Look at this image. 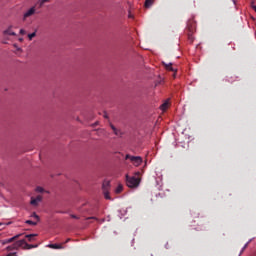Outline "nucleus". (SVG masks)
Returning a JSON list of instances; mask_svg holds the SVG:
<instances>
[{
  "label": "nucleus",
  "instance_id": "obj_23",
  "mask_svg": "<svg viewBox=\"0 0 256 256\" xmlns=\"http://www.w3.org/2000/svg\"><path fill=\"white\" fill-rule=\"evenodd\" d=\"M32 217H34V219H36L37 223H39V215H37L36 213H34L32 215Z\"/></svg>",
  "mask_w": 256,
  "mask_h": 256
},
{
  "label": "nucleus",
  "instance_id": "obj_7",
  "mask_svg": "<svg viewBox=\"0 0 256 256\" xmlns=\"http://www.w3.org/2000/svg\"><path fill=\"white\" fill-rule=\"evenodd\" d=\"M225 81H227V83H235V81H239V77L230 75L226 77Z\"/></svg>",
  "mask_w": 256,
  "mask_h": 256
},
{
  "label": "nucleus",
  "instance_id": "obj_20",
  "mask_svg": "<svg viewBox=\"0 0 256 256\" xmlns=\"http://www.w3.org/2000/svg\"><path fill=\"white\" fill-rule=\"evenodd\" d=\"M36 35H37L36 32H33V33H31V34H28L29 40L31 41V40L33 39V37H35Z\"/></svg>",
  "mask_w": 256,
  "mask_h": 256
},
{
  "label": "nucleus",
  "instance_id": "obj_24",
  "mask_svg": "<svg viewBox=\"0 0 256 256\" xmlns=\"http://www.w3.org/2000/svg\"><path fill=\"white\" fill-rule=\"evenodd\" d=\"M70 217H71L72 219H79V217L76 216V215H74V214H71Z\"/></svg>",
  "mask_w": 256,
  "mask_h": 256
},
{
  "label": "nucleus",
  "instance_id": "obj_10",
  "mask_svg": "<svg viewBox=\"0 0 256 256\" xmlns=\"http://www.w3.org/2000/svg\"><path fill=\"white\" fill-rule=\"evenodd\" d=\"M153 3H155V0H146L144 7H146V9H149V7L153 5Z\"/></svg>",
  "mask_w": 256,
  "mask_h": 256
},
{
  "label": "nucleus",
  "instance_id": "obj_31",
  "mask_svg": "<svg viewBox=\"0 0 256 256\" xmlns=\"http://www.w3.org/2000/svg\"><path fill=\"white\" fill-rule=\"evenodd\" d=\"M254 11L256 12V6L253 7Z\"/></svg>",
  "mask_w": 256,
  "mask_h": 256
},
{
  "label": "nucleus",
  "instance_id": "obj_21",
  "mask_svg": "<svg viewBox=\"0 0 256 256\" xmlns=\"http://www.w3.org/2000/svg\"><path fill=\"white\" fill-rule=\"evenodd\" d=\"M111 128L114 131L115 135H119V132L117 131V128H115V126L111 125Z\"/></svg>",
  "mask_w": 256,
  "mask_h": 256
},
{
  "label": "nucleus",
  "instance_id": "obj_29",
  "mask_svg": "<svg viewBox=\"0 0 256 256\" xmlns=\"http://www.w3.org/2000/svg\"><path fill=\"white\" fill-rule=\"evenodd\" d=\"M144 256H153L152 254H145Z\"/></svg>",
  "mask_w": 256,
  "mask_h": 256
},
{
  "label": "nucleus",
  "instance_id": "obj_6",
  "mask_svg": "<svg viewBox=\"0 0 256 256\" xmlns=\"http://www.w3.org/2000/svg\"><path fill=\"white\" fill-rule=\"evenodd\" d=\"M31 15H35V7L30 8L28 11L25 12L23 19H27V17H31Z\"/></svg>",
  "mask_w": 256,
  "mask_h": 256
},
{
  "label": "nucleus",
  "instance_id": "obj_27",
  "mask_svg": "<svg viewBox=\"0 0 256 256\" xmlns=\"http://www.w3.org/2000/svg\"><path fill=\"white\" fill-rule=\"evenodd\" d=\"M20 35H25V30L21 29L20 30Z\"/></svg>",
  "mask_w": 256,
  "mask_h": 256
},
{
  "label": "nucleus",
  "instance_id": "obj_8",
  "mask_svg": "<svg viewBox=\"0 0 256 256\" xmlns=\"http://www.w3.org/2000/svg\"><path fill=\"white\" fill-rule=\"evenodd\" d=\"M19 237H21V234H18L12 238L6 239L3 241V245H6L7 243H13V241H15V239H19Z\"/></svg>",
  "mask_w": 256,
  "mask_h": 256
},
{
  "label": "nucleus",
  "instance_id": "obj_11",
  "mask_svg": "<svg viewBox=\"0 0 256 256\" xmlns=\"http://www.w3.org/2000/svg\"><path fill=\"white\" fill-rule=\"evenodd\" d=\"M110 185H111V182H109V181H104V182H103V185H102L104 191H109Z\"/></svg>",
  "mask_w": 256,
  "mask_h": 256
},
{
  "label": "nucleus",
  "instance_id": "obj_13",
  "mask_svg": "<svg viewBox=\"0 0 256 256\" xmlns=\"http://www.w3.org/2000/svg\"><path fill=\"white\" fill-rule=\"evenodd\" d=\"M167 71H177V69L173 68V64H165Z\"/></svg>",
  "mask_w": 256,
  "mask_h": 256
},
{
  "label": "nucleus",
  "instance_id": "obj_19",
  "mask_svg": "<svg viewBox=\"0 0 256 256\" xmlns=\"http://www.w3.org/2000/svg\"><path fill=\"white\" fill-rule=\"evenodd\" d=\"M26 224H27V225H33V226H35V225H37V221L27 220V221H26Z\"/></svg>",
  "mask_w": 256,
  "mask_h": 256
},
{
  "label": "nucleus",
  "instance_id": "obj_22",
  "mask_svg": "<svg viewBox=\"0 0 256 256\" xmlns=\"http://www.w3.org/2000/svg\"><path fill=\"white\" fill-rule=\"evenodd\" d=\"M37 193H43V187H37L36 188Z\"/></svg>",
  "mask_w": 256,
  "mask_h": 256
},
{
  "label": "nucleus",
  "instance_id": "obj_9",
  "mask_svg": "<svg viewBox=\"0 0 256 256\" xmlns=\"http://www.w3.org/2000/svg\"><path fill=\"white\" fill-rule=\"evenodd\" d=\"M168 108H169V100H166V101L160 106V110H161V111H167Z\"/></svg>",
  "mask_w": 256,
  "mask_h": 256
},
{
  "label": "nucleus",
  "instance_id": "obj_15",
  "mask_svg": "<svg viewBox=\"0 0 256 256\" xmlns=\"http://www.w3.org/2000/svg\"><path fill=\"white\" fill-rule=\"evenodd\" d=\"M35 237H37V234L26 235V238L28 239V241H34Z\"/></svg>",
  "mask_w": 256,
  "mask_h": 256
},
{
  "label": "nucleus",
  "instance_id": "obj_30",
  "mask_svg": "<svg viewBox=\"0 0 256 256\" xmlns=\"http://www.w3.org/2000/svg\"><path fill=\"white\" fill-rule=\"evenodd\" d=\"M88 219H97V218H95V217H90V218H88Z\"/></svg>",
  "mask_w": 256,
  "mask_h": 256
},
{
  "label": "nucleus",
  "instance_id": "obj_14",
  "mask_svg": "<svg viewBox=\"0 0 256 256\" xmlns=\"http://www.w3.org/2000/svg\"><path fill=\"white\" fill-rule=\"evenodd\" d=\"M188 40L190 43L195 41V37L193 36V32H188Z\"/></svg>",
  "mask_w": 256,
  "mask_h": 256
},
{
  "label": "nucleus",
  "instance_id": "obj_4",
  "mask_svg": "<svg viewBox=\"0 0 256 256\" xmlns=\"http://www.w3.org/2000/svg\"><path fill=\"white\" fill-rule=\"evenodd\" d=\"M16 247H23V249H33L34 245L27 244L25 240H20L15 243Z\"/></svg>",
  "mask_w": 256,
  "mask_h": 256
},
{
  "label": "nucleus",
  "instance_id": "obj_25",
  "mask_svg": "<svg viewBox=\"0 0 256 256\" xmlns=\"http://www.w3.org/2000/svg\"><path fill=\"white\" fill-rule=\"evenodd\" d=\"M7 256H17V252L9 253Z\"/></svg>",
  "mask_w": 256,
  "mask_h": 256
},
{
  "label": "nucleus",
  "instance_id": "obj_17",
  "mask_svg": "<svg viewBox=\"0 0 256 256\" xmlns=\"http://www.w3.org/2000/svg\"><path fill=\"white\" fill-rule=\"evenodd\" d=\"M49 247L51 249H61V246H59V244H50Z\"/></svg>",
  "mask_w": 256,
  "mask_h": 256
},
{
  "label": "nucleus",
  "instance_id": "obj_1",
  "mask_svg": "<svg viewBox=\"0 0 256 256\" xmlns=\"http://www.w3.org/2000/svg\"><path fill=\"white\" fill-rule=\"evenodd\" d=\"M141 183V180L135 176L129 177V175H126V185L130 189H137Z\"/></svg>",
  "mask_w": 256,
  "mask_h": 256
},
{
  "label": "nucleus",
  "instance_id": "obj_26",
  "mask_svg": "<svg viewBox=\"0 0 256 256\" xmlns=\"http://www.w3.org/2000/svg\"><path fill=\"white\" fill-rule=\"evenodd\" d=\"M49 0H42L41 2H40V5H43V4H45V3H47Z\"/></svg>",
  "mask_w": 256,
  "mask_h": 256
},
{
  "label": "nucleus",
  "instance_id": "obj_3",
  "mask_svg": "<svg viewBox=\"0 0 256 256\" xmlns=\"http://www.w3.org/2000/svg\"><path fill=\"white\" fill-rule=\"evenodd\" d=\"M125 159H130L131 163L135 167H139V165H141V163H143V158H141V156H131V155L127 154Z\"/></svg>",
  "mask_w": 256,
  "mask_h": 256
},
{
  "label": "nucleus",
  "instance_id": "obj_5",
  "mask_svg": "<svg viewBox=\"0 0 256 256\" xmlns=\"http://www.w3.org/2000/svg\"><path fill=\"white\" fill-rule=\"evenodd\" d=\"M41 201H43V196L38 195L36 198L32 197L30 203L32 205H34L35 207H37V205H39V203H41Z\"/></svg>",
  "mask_w": 256,
  "mask_h": 256
},
{
  "label": "nucleus",
  "instance_id": "obj_16",
  "mask_svg": "<svg viewBox=\"0 0 256 256\" xmlns=\"http://www.w3.org/2000/svg\"><path fill=\"white\" fill-rule=\"evenodd\" d=\"M123 192V185L119 184L115 190V193L119 194Z\"/></svg>",
  "mask_w": 256,
  "mask_h": 256
},
{
  "label": "nucleus",
  "instance_id": "obj_2",
  "mask_svg": "<svg viewBox=\"0 0 256 256\" xmlns=\"http://www.w3.org/2000/svg\"><path fill=\"white\" fill-rule=\"evenodd\" d=\"M187 30L190 33H195L197 31V22L195 21V17L192 16L187 23Z\"/></svg>",
  "mask_w": 256,
  "mask_h": 256
},
{
  "label": "nucleus",
  "instance_id": "obj_33",
  "mask_svg": "<svg viewBox=\"0 0 256 256\" xmlns=\"http://www.w3.org/2000/svg\"><path fill=\"white\" fill-rule=\"evenodd\" d=\"M104 117H107V114H105Z\"/></svg>",
  "mask_w": 256,
  "mask_h": 256
},
{
  "label": "nucleus",
  "instance_id": "obj_32",
  "mask_svg": "<svg viewBox=\"0 0 256 256\" xmlns=\"http://www.w3.org/2000/svg\"><path fill=\"white\" fill-rule=\"evenodd\" d=\"M11 247H8L7 250L10 251Z\"/></svg>",
  "mask_w": 256,
  "mask_h": 256
},
{
  "label": "nucleus",
  "instance_id": "obj_12",
  "mask_svg": "<svg viewBox=\"0 0 256 256\" xmlns=\"http://www.w3.org/2000/svg\"><path fill=\"white\" fill-rule=\"evenodd\" d=\"M12 27L10 26L7 30L4 31V35H12L15 36V32H13V30H11Z\"/></svg>",
  "mask_w": 256,
  "mask_h": 256
},
{
  "label": "nucleus",
  "instance_id": "obj_18",
  "mask_svg": "<svg viewBox=\"0 0 256 256\" xmlns=\"http://www.w3.org/2000/svg\"><path fill=\"white\" fill-rule=\"evenodd\" d=\"M104 197L105 199H111V196H109V190H104Z\"/></svg>",
  "mask_w": 256,
  "mask_h": 256
},
{
  "label": "nucleus",
  "instance_id": "obj_28",
  "mask_svg": "<svg viewBox=\"0 0 256 256\" xmlns=\"http://www.w3.org/2000/svg\"><path fill=\"white\" fill-rule=\"evenodd\" d=\"M166 249H169V243L166 244Z\"/></svg>",
  "mask_w": 256,
  "mask_h": 256
}]
</instances>
